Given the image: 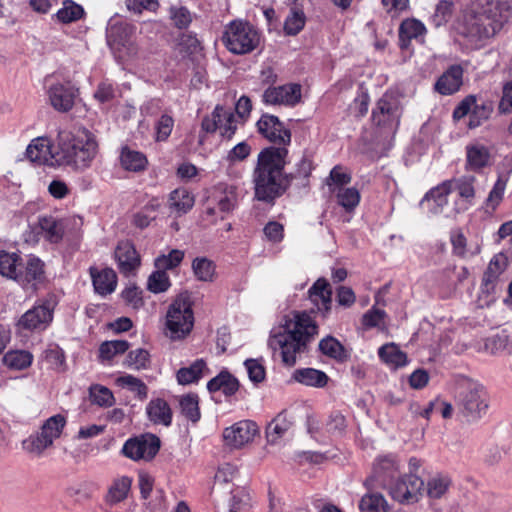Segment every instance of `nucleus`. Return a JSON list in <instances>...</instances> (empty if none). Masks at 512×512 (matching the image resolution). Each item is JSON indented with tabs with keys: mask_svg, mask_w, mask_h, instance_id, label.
I'll list each match as a JSON object with an SVG mask.
<instances>
[{
	"mask_svg": "<svg viewBox=\"0 0 512 512\" xmlns=\"http://www.w3.org/2000/svg\"><path fill=\"white\" fill-rule=\"evenodd\" d=\"M209 392L222 391L225 396L234 395L239 389L238 380L227 371L219 373L207 383Z\"/></svg>",
	"mask_w": 512,
	"mask_h": 512,
	"instance_id": "72a5a7b5",
	"label": "nucleus"
},
{
	"mask_svg": "<svg viewBox=\"0 0 512 512\" xmlns=\"http://www.w3.org/2000/svg\"><path fill=\"white\" fill-rule=\"evenodd\" d=\"M194 202V196L185 188H177L169 195V208L178 214L187 213Z\"/></svg>",
	"mask_w": 512,
	"mask_h": 512,
	"instance_id": "e433bc0d",
	"label": "nucleus"
},
{
	"mask_svg": "<svg viewBox=\"0 0 512 512\" xmlns=\"http://www.w3.org/2000/svg\"><path fill=\"white\" fill-rule=\"evenodd\" d=\"M57 301L55 296L49 295L39 299L35 305L27 310L18 320V327L28 331L45 330L53 320Z\"/></svg>",
	"mask_w": 512,
	"mask_h": 512,
	"instance_id": "1a4fd4ad",
	"label": "nucleus"
},
{
	"mask_svg": "<svg viewBox=\"0 0 512 512\" xmlns=\"http://www.w3.org/2000/svg\"><path fill=\"white\" fill-rule=\"evenodd\" d=\"M309 299L317 307L323 316H326L331 309L332 289L324 278L318 279L308 291Z\"/></svg>",
	"mask_w": 512,
	"mask_h": 512,
	"instance_id": "b1692460",
	"label": "nucleus"
},
{
	"mask_svg": "<svg viewBox=\"0 0 512 512\" xmlns=\"http://www.w3.org/2000/svg\"><path fill=\"white\" fill-rule=\"evenodd\" d=\"M426 33L424 24L414 18L405 19L399 27V43L401 49H407L414 39L422 42Z\"/></svg>",
	"mask_w": 512,
	"mask_h": 512,
	"instance_id": "cd10ccee",
	"label": "nucleus"
},
{
	"mask_svg": "<svg viewBox=\"0 0 512 512\" xmlns=\"http://www.w3.org/2000/svg\"><path fill=\"white\" fill-rule=\"evenodd\" d=\"M449 194V188L444 181L442 184L426 193L421 204H427L430 212L434 215L442 213L443 208L448 204L447 196Z\"/></svg>",
	"mask_w": 512,
	"mask_h": 512,
	"instance_id": "473e14b6",
	"label": "nucleus"
},
{
	"mask_svg": "<svg viewBox=\"0 0 512 512\" xmlns=\"http://www.w3.org/2000/svg\"><path fill=\"white\" fill-rule=\"evenodd\" d=\"M44 267L45 264L40 258L29 255L25 262L21 264L17 283L23 287H35L37 283H40L44 279Z\"/></svg>",
	"mask_w": 512,
	"mask_h": 512,
	"instance_id": "aec40b11",
	"label": "nucleus"
},
{
	"mask_svg": "<svg viewBox=\"0 0 512 512\" xmlns=\"http://www.w3.org/2000/svg\"><path fill=\"white\" fill-rule=\"evenodd\" d=\"M222 42L229 52L245 55L260 45L261 33L249 22L237 19L225 26Z\"/></svg>",
	"mask_w": 512,
	"mask_h": 512,
	"instance_id": "423d86ee",
	"label": "nucleus"
},
{
	"mask_svg": "<svg viewBox=\"0 0 512 512\" xmlns=\"http://www.w3.org/2000/svg\"><path fill=\"white\" fill-rule=\"evenodd\" d=\"M463 83V68L460 65L450 66L436 81L435 90L442 95L456 93Z\"/></svg>",
	"mask_w": 512,
	"mask_h": 512,
	"instance_id": "a878e982",
	"label": "nucleus"
},
{
	"mask_svg": "<svg viewBox=\"0 0 512 512\" xmlns=\"http://www.w3.org/2000/svg\"><path fill=\"white\" fill-rule=\"evenodd\" d=\"M319 351L337 361H345L349 355L344 346L333 336H326L318 344Z\"/></svg>",
	"mask_w": 512,
	"mask_h": 512,
	"instance_id": "ea45409f",
	"label": "nucleus"
},
{
	"mask_svg": "<svg viewBox=\"0 0 512 512\" xmlns=\"http://www.w3.org/2000/svg\"><path fill=\"white\" fill-rule=\"evenodd\" d=\"M493 155L491 148L474 142L466 146V169L478 172L492 164Z\"/></svg>",
	"mask_w": 512,
	"mask_h": 512,
	"instance_id": "5701e85b",
	"label": "nucleus"
},
{
	"mask_svg": "<svg viewBox=\"0 0 512 512\" xmlns=\"http://www.w3.org/2000/svg\"><path fill=\"white\" fill-rule=\"evenodd\" d=\"M148 419L155 425L169 427L172 423V409L162 398L151 399L146 406Z\"/></svg>",
	"mask_w": 512,
	"mask_h": 512,
	"instance_id": "c85d7f7f",
	"label": "nucleus"
},
{
	"mask_svg": "<svg viewBox=\"0 0 512 512\" xmlns=\"http://www.w3.org/2000/svg\"><path fill=\"white\" fill-rule=\"evenodd\" d=\"M43 359L52 370L63 372L66 369L65 354L57 345L47 348L43 352Z\"/></svg>",
	"mask_w": 512,
	"mask_h": 512,
	"instance_id": "603ef678",
	"label": "nucleus"
},
{
	"mask_svg": "<svg viewBox=\"0 0 512 512\" xmlns=\"http://www.w3.org/2000/svg\"><path fill=\"white\" fill-rule=\"evenodd\" d=\"M206 368V363L202 359L193 362L189 367L180 368L177 371V381L181 385H188L197 382L202 376Z\"/></svg>",
	"mask_w": 512,
	"mask_h": 512,
	"instance_id": "c03bdc74",
	"label": "nucleus"
},
{
	"mask_svg": "<svg viewBox=\"0 0 512 512\" xmlns=\"http://www.w3.org/2000/svg\"><path fill=\"white\" fill-rule=\"evenodd\" d=\"M398 470L396 458L386 455L377 458L373 466V474L368 477L364 485L367 489H374L386 485V478H392Z\"/></svg>",
	"mask_w": 512,
	"mask_h": 512,
	"instance_id": "6ab92c4d",
	"label": "nucleus"
},
{
	"mask_svg": "<svg viewBox=\"0 0 512 512\" xmlns=\"http://www.w3.org/2000/svg\"><path fill=\"white\" fill-rule=\"evenodd\" d=\"M84 9L81 5L76 4L72 0L63 2V7L58 10L56 16L62 23H70L82 18Z\"/></svg>",
	"mask_w": 512,
	"mask_h": 512,
	"instance_id": "864d4df0",
	"label": "nucleus"
},
{
	"mask_svg": "<svg viewBox=\"0 0 512 512\" xmlns=\"http://www.w3.org/2000/svg\"><path fill=\"white\" fill-rule=\"evenodd\" d=\"M170 17L179 29L187 28L192 21L191 14L185 7H171Z\"/></svg>",
	"mask_w": 512,
	"mask_h": 512,
	"instance_id": "774afa93",
	"label": "nucleus"
},
{
	"mask_svg": "<svg viewBox=\"0 0 512 512\" xmlns=\"http://www.w3.org/2000/svg\"><path fill=\"white\" fill-rule=\"evenodd\" d=\"M115 259L119 271L124 275L134 273L140 266V256L129 241H121L115 249Z\"/></svg>",
	"mask_w": 512,
	"mask_h": 512,
	"instance_id": "4be33fe9",
	"label": "nucleus"
},
{
	"mask_svg": "<svg viewBox=\"0 0 512 512\" xmlns=\"http://www.w3.org/2000/svg\"><path fill=\"white\" fill-rule=\"evenodd\" d=\"M330 192L337 199V203L345 209L346 212H353L360 203V192L354 187H332Z\"/></svg>",
	"mask_w": 512,
	"mask_h": 512,
	"instance_id": "f704fd0d",
	"label": "nucleus"
},
{
	"mask_svg": "<svg viewBox=\"0 0 512 512\" xmlns=\"http://www.w3.org/2000/svg\"><path fill=\"white\" fill-rule=\"evenodd\" d=\"M458 405L468 421L481 418L488 408L483 386L474 381H464L458 392Z\"/></svg>",
	"mask_w": 512,
	"mask_h": 512,
	"instance_id": "6e6552de",
	"label": "nucleus"
},
{
	"mask_svg": "<svg viewBox=\"0 0 512 512\" xmlns=\"http://www.w3.org/2000/svg\"><path fill=\"white\" fill-rule=\"evenodd\" d=\"M452 6V2L448 0L439 1L431 16V22L435 27H440L448 22L452 15Z\"/></svg>",
	"mask_w": 512,
	"mask_h": 512,
	"instance_id": "0e129e2a",
	"label": "nucleus"
},
{
	"mask_svg": "<svg viewBox=\"0 0 512 512\" xmlns=\"http://www.w3.org/2000/svg\"><path fill=\"white\" fill-rule=\"evenodd\" d=\"M37 233L51 244H58L62 241L65 227L62 220L51 215H44L38 218L36 226Z\"/></svg>",
	"mask_w": 512,
	"mask_h": 512,
	"instance_id": "393cba45",
	"label": "nucleus"
},
{
	"mask_svg": "<svg viewBox=\"0 0 512 512\" xmlns=\"http://www.w3.org/2000/svg\"><path fill=\"white\" fill-rule=\"evenodd\" d=\"M292 379L305 386L323 388L327 385L329 377L325 372L315 368H300L294 370Z\"/></svg>",
	"mask_w": 512,
	"mask_h": 512,
	"instance_id": "7c9ffc66",
	"label": "nucleus"
},
{
	"mask_svg": "<svg viewBox=\"0 0 512 512\" xmlns=\"http://www.w3.org/2000/svg\"><path fill=\"white\" fill-rule=\"evenodd\" d=\"M402 115L401 102L394 92H386L372 111L373 122L380 127L396 129Z\"/></svg>",
	"mask_w": 512,
	"mask_h": 512,
	"instance_id": "9d476101",
	"label": "nucleus"
},
{
	"mask_svg": "<svg viewBox=\"0 0 512 512\" xmlns=\"http://www.w3.org/2000/svg\"><path fill=\"white\" fill-rule=\"evenodd\" d=\"M306 23V16L303 10L292 7L284 22V32L288 36L299 34Z\"/></svg>",
	"mask_w": 512,
	"mask_h": 512,
	"instance_id": "49530a36",
	"label": "nucleus"
},
{
	"mask_svg": "<svg viewBox=\"0 0 512 512\" xmlns=\"http://www.w3.org/2000/svg\"><path fill=\"white\" fill-rule=\"evenodd\" d=\"M170 279L166 271L157 269L149 278L147 287L153 293H162L170 287Z\"/></svg>",
	"mask_w": 512,
	"mask_h": 512,
	"instance_id": "680f3d73",
	"label": "nucleus"
},
{
	"mask_svg": "<svg viewBox=\"0 0 512 512\" xmlns=\"http://www.w3.org/2000/svg\"><path fill=\"white\" fill-rule=\"evenodd\" d=\"M116 384L122 388H127L140 399L144 400L148 396L147 385L139 378L125 374L116 379Z\"/></svg>",
	"mask_w": 512,
	"mask_h": 512,
	"instance_id": "09e8293b",
	"label": "nucleus"
},
{
	"mask_svg": "<svg viewBox=\"0 0 512 512\" xmlns=\"http://www.w3.org/2000/svg\"><path fill=\"white\" fill-rule=\"evenodd\" d=\"M507 182H508L507 175H499L493 188L489 192V195L486 199V206L488 208H491L492 211H494L497 208V206L501 203L505 189H506Z\"/></svg>",
	"mask_w": 512,
	"mask_h": 512,
	"instance_id": "bf43d9fd",
	"label": "nucleus"
},
{
	"mask_svg": "<svg viewBox=\"0 0 512 512\" xmlns=\"http://www.w3.org/2000/svg\"><path fill=\"white\" fill-rule=\"evenodd\" d=\"M292 422L285 413L278 414L267 426L266 437L269 443H276L291 428Z\"/></svg>",
	"mask_w": 512,
	"mask_h": 512,
	"instance_id": "79ce46f5",
	"label": "nucleus"
},
{
	"mask_svg": "<svg viewBox=\"0 0 512 512\" xmlns=\"http://www.w3.org/2000/svg\"><path fill=\"white\" fill-rule=\"evenodd\" d=\"M128 348L129 343L125 340L106 341L100 345L99 355L103 360H111L116 355L126 352Z\"/></svg>",
	"mask_w": 512,
	"mask_h": 512,
	"instance_id": "13d9d810",
	"label": "nucleus"
},
{
	"mask_svg": "<svg viewBox=\"0 0 512 512\" xmlns=\"http://www.w3.org/2000/svg\"><path fill=\"white\" fill-rule=\"evenodd\" d=\"M182 415L192 422L199 421L201 417L199 399L196 394H187L179 400Z\"/></svg>",
	"mask_w": 512,
	"mask_h": 512,
	"instance_id": "8fccbe9b",
	"label": "nucleus"
},
{
	"mask_svg": "<svg viewBox=\"0 0 512 512\" xmlns=\"http://www.w3.org/2000/svg\"><path fill=\"white\" fill-rule=\"evenodd\" d=\"M135 28L127 23L110 24L107 29V42L112 50L122 53L124 57H134L138 47L133 40Z\"/></svg>",
	"mask_w": 512,
	"mask_h": 512,
	"instance_id": "9b49d317",
	"label": "nucleus"
},
{
	"mask_svg": "<svg viewBox=\"0 0 512 512\" xmlns=\"http://www.w3.org/2000/svg\"><path fill=\"white\" fill-rule=\"evenodd\" d=\"M380 359L394 367H401L407 363V355L394 343L381 346L378 350Z\"/></svg>",
	"mask_w": 512,
	"mask_h": 512,
	"instance_id": "37998d69",
	"label": "nucleus"
},
{
	"mask_svg": "<svg viewBox=\"0 0 512 512\" xmlns=\"http://www.w3.org/2000/svg\"><path fill=\"white\" fill-rule=\"evenodd\" d=\"M132 478L120 476L111 482L105 495V502L108 505H115L124 501L131 489Z\"/></svg>",
	"mask_w": 512,
	"mask_h": 512,
	"instance_id": "2f4dec72",
	"label": "nucleus"
},
{
	"mask_svg": "<svg viewBox=\"0 0 512 512\" xmlns=\"http://www.w3.org/2000/svg\"><path fill=\"white\" fill-rule=\"evenodd\" d=\"M318 333L315 321L307 313H297L277 332H273L268 345L278 353L288 367L296 364L298 357L307 352L308 344Z\"/></svg>",
	"mask_w": 512,
	"mask_h": 512,
	"instance_id": "7ed1b4c3",
	"label": "nucleus"
},
{
	"mask_svg": "<svg viewBox=\"0 0 512 512\" xmlns=\"http://www.w3.org/2000/svg\"><path fill=\"white\" fill-rule=\"evenodd\" d=\"M258 132L275 144L289 145L291 132L286 129L277 116L264 114L257 121Z\"/></svg>",
	"mask_w": 512,
	"mask_h": 512,
	"instance_id": "f3484780",
	"label": "nucleus"
},
{
	"mask_svg": "<svg viewBox=\"0 0 512 512\" xmlns=\"http://www.w3.org/2000/svg\"><path fill=\"white\" fill-rule=\"evenodd\" d=\"M287 155L286 147L275 146L267 147L258 154L252 173L256 200L273 204L290 186L293 176L284 173Z\"/></svg>",
	"mask_w": 512,
	"mask_h": 512,
	"instance_id": "f257e3e1",
	"label": "nucleus"
},
{
	"mask_svg": "<svg viewBox=\"0 0 512 512\" xmlns=\"http://www.w3.org/2000/svg\"><path fill=\"white\" fill-rule=\"evenodd\" d=\"M89 272L96 293L106 296L115 291L117 275L112 268L98 270L95 267H90Z\"/></svg>",
	"mask_w": 512,
	"mask_h": 512,
	"instance_id": "bb28decb",
	"label": "nucleus"
},
{
	"mask_svg": "<svg viewBox=\"0 0 512 512\" xmlns=\"http://www.w3.org/2000/svg\"><path fill=\"white\" fill-rule=\"evenodd\" d=\"M193 325L194 313L190 295L187 292L181 293L167 309L164 334L173 341L181 340L190 334Z\"/></svg>",
	"mask_w": 512,
	"mask_h": 512,
	"instance_id": "39448f33",
	"label": "nucleus"
},
{
	"mask_svg": "<svg viewBox=\"0 0 512 512\" xmlns=\"http://www.w3.org/2000/svg\"><path fill=\"white\" fill-rule=\"evenodd\" d=\"M120 161L125 170L133 172L143 171L148 164V160L142 152L127 147L122 149Z\"/></svg>",
	"mask_w": 512,
	"mask_h": 512,
	"instance_id": "a19ab883",
	"label": "nucleus"
},
{
	"mask_svg": "<svg viewBox=\"0 0 512 512\" xmlns=\"http://www.w3.org/2000/svg\"><path fill=\"white\" fill-rule=\"evenodd\" d=\"M48 99L51 106L58 112L70 111L78 95V89L70 83H55L48 89Z\"/></svg>",
	"mask_w": 512,
	"mask_h": 512,
	"instance_id": "a211bd4d",
	"label": "nucleus"
},
{
	"mask_svg": "<svg viewBox=\"0 0 512 512\" xmlns=\"http://www.w3.org/2000/svg\"><path fill=\"white\" fill-rule=\"evenodd\" d=\"M124 365L134 370L147 369L150 366V354L142 348L132 350L128 353Z\"/></svg>",
	"mask_w": 512,
	"mask_h": 512,
	"instance_id": "4d7b16f0",
	"label": "nucleus"
},
{
	"mask_svg": "<svg viewBox=\"0 0 512 512\" xmlns=\"http://www.w3.org/2000/svg\"><path fill=\"white\" fill-rule=\"evenodd\" d=\"M184 258V252L178 249L171 250L168 254L159 255L155 259V267L160 270H169L177 267Z\"/></svg>",
	"mask_w": 512,
	"mask_h": 512,
	"instance_id": "052dcab7",
	"label": "nucleus"
},
{
	"mask_svg": "<svg viewBox=\"0 0 512 512\" xmlns=\"http://www.w3.org/2000/svg\"><path fill=\"white\" fill-rule=\"evenodd\" d=\"M99 152L98 142L86 128L60 131L57 137V166L83 172L91 167Z\"/></svg>",
	"mask_w": 512,
	"mask_h": 512,
	"instance_id": "20e7f679",
	"label": "nucleus"
},
{
	"mask_svg": "<svg viewBox=\"0 0 512 512\" xmlns=\"http://www.w3.org/2000/svg\"><path fill=\"white\" fill-rule=\"evenodd\" d=\"M512 18V0H475L464 18L463 34L470 41L495 37Z\"/></svg>",
	"mask_w": 512,
	"mask_h": 512,
	"instance_id": "f03ea898",
	"label": "nucleus"
},
{
	"mask_svg": "<svg viewBox=\"0 0 512 512\" xmlns=\"http://www.w3.org/2000/svg\"><path fill=\"white\" fill-rule=\"evenodd\" d=\"M32 360V354L24 350L9 351L3 357V363L14 370L28 368L32 364Z\"/></svg>",
	"mask_w": 512,
	"mask_h": 512,
	"instance_id": "de8ad7c7",
	"label": "nucleus"
},
{
	"mask_svg": "<svg viewBox=\"0 0 512 512\" xmlns=\"http://www.w3.org/2000/svg\"><path fill=\"white\" fill-rule=\"evenodd\" d=\"M65 425L66 418L63 415L51 416L38 432L22 442L23 449L35 457L42 456L44 451L53 445L54 440L60 437Z\"/></svg>",
	"mask_w": 512,
	"mask_h": 512,
	"instance_id": "0eeeda50",
	"label": "nucleus"
},
{
	"mask_svg": "<svg viewBox=\"0 0 512 512\" xmlns=\"http://www.w3.org/2000/svg\"><path fill=\"white\" fill-rule=\"evenodd\" d=\"M507 267L506 257L503 254H496L490 260L482 278V289L486 292H493L495 284L500 275Z\"/></svg>",
	"mask_w": 512,
	"mask_h": 512,
	"instance_id": "c756f323",
	"label": "nucleus"
},
{
	"mask_svg": "<svg viewBox=\"0 0 512 512\" xmlns=\"http://www.w3.org/2000/svg\"><path fill=\"white\" fill-rule=\"evenodd\" d=\"M248 377L253 383H260L265 379L266 372L263 364L257 359H247L244 362Z\"/></svg>",
	"mask_w": 512,
	"mask_h": 512,
	"instance_id": "338daca9",
	"label": "nucleus"
},
{
	"mask_svg": "<svg viewBox=\"0 0 512 512\" xmlns=\"http://www.w3.org/2000/svg\"><path fill=\"white\" fill-rule=\"evenodd\" d=\"M447 187L449 188V192H457L458 195L465 199L468 202H471L475 196L474 189V176H462L460 178H455L451 180L445 181Z\"/></svg>",
	"mask_w": 512,
	"mask_h": 512,
	"instance_id": "58836bf2",
	"label": "nucleus"
},
{
	"mask_svg": "<svg viewBox=\"0 0 512 512\" xmlns=\"http://www.w3.org/2000/svg\"><path fill=\"white\" fill-rule=\"evenodd\" d=\"M22 259L16 253L0 251V274L17 282Z\"/></svg>",
	"mask_w": 512,
	"mask_h": 512,
	"instance_id": "4c0bfd02",
	"label": "nucleus"
},
{
	"mask_svg": "<svg viewBox=\"0 0 512 512\" xmlns=\"http://www.w3.org/2000/svg\"><path fill=\"white\" fill-rule=\"evenodd\" d=\"M89 397L93 404L100 407H110L115 402L112 391L102 385H92L89 388Z\"/></svg>",
	"mask_w": 512,
	"mask_h": 512,
	"instance_id": "5fc2aeb1",
	"label": "nucleus"
},
{
	"mask_svg": "<svg viewBox=\"0 0 512 512\" xmlns=\"http://www.w3.org/2000/svg\"><path fill=\"white\" fill-rule=\"evenodd\" d=\"M258 433L255 422L243 420L226 428L223 431V439L226 446L230 448H241L251 442Z\"/></svg>",
	"mask_w": 512,
	"mask_h": 512,
	"instance_id": "dca6fc26",
	"label": "nucleus"
},
{
	"mask_svg": "<svg viewBox=\"0 0 512 512\" xmlns=\"http://www.w3.org/2000/svg\"><path fill=\"white\" fill-rule=\"evenodd\" d=\"M160 449V439L153 434L128 439L122 448V453L134 460H151Z\"/></svg>",
	"mask_w": 512,
	"mask_h": 512,
	"instance_id": "ddd939ff",
	"label": "nucleus"
},
{
	"mask_svg": "<svg viewBox=\"0 0 512 512\" xmlns=\"http://www.w3.org/2000/svg\"><path fill=\"white\" fill-rule=\"evenodd\" d=\"M301 100V86L287 83L279 86H269L262 94V102L272 106L293 107Z\"/></svg>",
	"mask_w": 512,
	"mask_h": 512,
	"instance_id": "4468645a",
	"label": "nucleus"
},
{
	"mask_svg": "<svg viewBox=\"0 0 512 512\" xmlns=\"http://www.w3.org/2000/svg\"><path fill=\"white\" fill-rule=\"evenodd\" d=\"M493 105L491 102L482 101L477 103L476 97L469 95L465 97L453 111V118L460 120L469 115L468 127L474 129L482 125L491 115Z\"/></svg>",
	"mask_w": 512,
	"mask_h": 512,
	"instance_id": "f8f14e48",
	"label": "nucleus"
},
{
	"mask_svg": "<svg viewBox=\"0 0 512 512\" xmlns=\"http://www.w3.org/2000/svg\"><path fill=\"white\" fill-rule=\"evenodd\" d=\"M424 482L414 474L405 475L399 478L390 486V495L401 503H414L419 499Z\"/></svg>",
	"mask_w": 512,
	"mask_h": 512,
	"instance_id": "2eb2a0df",
	"label": "nucleus"
},
{
	"mask_svg": "<svg viewBox=\"0 0 512 512\" xmlns=\"http://www.w3.org/2000/svg\"><path fill=\"white\" fill-rule=\"evenodd\" d=\"M214 198L221 212H230L237 205V190L234 186L219 184L215 188Z\"/></svg>",
	"mask_w": 512,
	"mask_h": 512,
	"instance_id": "c9c22d12",
	"label": "nucleus"
},
{
	"mask_svg": "<svg viewBox=\"0 0 512 512\" xmlns=\"http://www.w3.org/2000/svg\"><path fill=\"white\" fill-rule=\"evenodd\" d=\"M386 317V313L382 309H378L372 307L368 310L362 317V324L365 328H381L384 327V319Z\"/></svg>",
	"mask_w": 512,
	"mask_h": 512,
	"instance_id": "69168bd1",
	"label": "nucleus"
},
{
	"mask_svg": "<svg viewBox=\"0 0 512 512\" xmlns=\"http://www.w3.org/2000/svg\"><path fill=\"white\" fill-rule=\"evenodd\" d=\"M174 127V119L169 114H163L154 124L155 140L166 141Z\"/></svg>",
	"mask_w": 512,
	"mask_h": 512,
	"instance_id": "e2e57ef3",
	"label": "nucleus"
},
{
	"mask_svg": "<svg viewBox=\"0 0 512 512\" xmlns=\"http://www.w3.org/2000/svg\"><path fill=\"white\" fill-rule=\"evenodd\" d=\"M450 485L451 480L448 476L436 475L430 478L427 482V496L431 499H439L445 495Z\"/></svg>",
	"mask_w": 512,
	"mask_h": 512,
	"instance_id": "3c124183",
	"label": "nucleus"
},
{
	"mask_svg": "<svg viewBox=\"0 0 512 512\" xmlns=\"http://www.w3.org/2000/svg\"><path fill=\"white\" fill-rule=\"evenodd\" d=\"M57 145L51 147L49 141L44 138L34 139L26 149L27 158L31 162L49 166H57Z\"/></svg>",
	"mask_w": 512,
	"mask_h": 512,
	"instance_id": "412c9836",
	"label": "nucleus"
},
{
	"mask_svg": "<svg viewBox=\"0 0 512 512\" xmlns=\"http://www.w3.org/2000/svg\"><path fill=\"white\" fill-rule=\"evenodd\" d=\"M370 492L365 494L360 501L359 508L362 512H387L388 503L384 496L378 492Z\"/></svg>",
	"mask_w": 512,
	"mask_h": 512,
	"instance_id": "a18cd8bd",
	"label": "nucleus"
},
{
	"mask_svg": "<svg viewBox=\"0 0 512 512\" xmlns=\"http://www.w3.org/2000/svg\"><path fill=\"white\" fill-rule=\"evenodd\" d=\"M192 269L196 278L200 281L209 282L214 278L215 265L211 260L205 257L194 259Z\"/></svg>",
	"mask_w": 512,
	"mask_h": 512,
	"instance_id": "6e6d98bb",
	"label": "nucleus"
}]
</instances>
